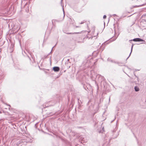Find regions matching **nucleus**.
<instances>
[{"mask_svg": "<svg viewBox=\"0 0 146 146\" xmlns=\"http://www.w3.org/2000/svg\"><path fill=\"white\" fill-rule=\"evenodd\" d=\"M56 103L57 101H56L54 100H52L48 101L45 104L44 106V105H43L44 108H45L50 106H53Z\"/></svg>", "mask_w": 146, "mask_h": 146, "instance_id": "1", "label": "nucleus"}, {"mask_svg": "<svg viewBox=\"0 0 146 146\" xmlns=\"http://www.w3.org/2000/svg\"><path fill=\"white\" fill-rule=\"evenodd\" d=\"M53 70L54 72H57L60 70V68L58 67L55 66L53 67Z\"/></svg>", "mask_w": 146, "mask_h": 146, "instance_id": "2", "label": "nucleus"}, {"mask_svg": "<svg viewBox=\"0 0 146 146\" xmlns=\"http://www.w3.org/2000/svg\"><path fill=\"white\" fill-rule=\"evenodd\" d=\"M108 61H109L110 62L114 63H117V64H119V63L115 61H114V60H113L111 58H108Z\"/></svg>", "mask_w": 146, "mask_h": 146, "instance_id": "3", "label": "nucleus"}, {"mask_svg": "<svg viewBox=\"0 0 146 146\" xmlns=\"http://www.w3.org/2000/svg\"><path fill=\"white\" fill-rule=\"evenodd\" d=\"M134 89L136 92H138L139 91V88L137 86H135L134 87Z\"/></svg>", "mask_w": 146, "mask_h": 146, "instance_id": "4", "label": "nucleus"}, {"mask_svg": "<svg viewBox=\"0 0 146 146\" xmlns=\"http://www.w3.org/2000/svg\"><path fill=\"white\" fill-rule=\"evenodd\" d=\"M133 44L132 45V46H131V52L129 54V56H128V57L127 58V59L130 56V55L131 53V52H132V49H133Z\"/></svg>", "mask_w": 146, "mask_h": 146, "instance_id": "5", "label": "nucleus"}, {"mask_svg": "<svg viewBox=\"0 0 146 146\" xmlns=\"http://www.w3.org/2000/svg\"><path fill=\"white\" fill-rule=\"evenodd\" d=\"M137 41L140 42L143 41V40L141 38H137Z\"/></svg>", "mask_w": 146, "mask_h": 146, "instance_id": "6", "label": "nucleus"}, {"mask_svg": "<svg viewBox=\"0 0 146 146\" xmlns=\"http://www.w3.org/2000/svg\"><path fill=\"white\" fill-rule=\"evenodd\" d=\"M63 0H61V2H60V4H61V6L62 7V9H63V11H64V9H63V7H64V5H62V1H63Z\"/></svg>", "mask_w": 146, "mask_h": 146, "instance_id": "7", "label": "nucleus"}, {"mask_svg": "<svg viewBox=\"0 0 146 146\" xmlns=\"http://www.w3.org/2000/svg\"><path fill=\"white\" fill-rule=\"evenodd\" d=\"M67 33V34H77V33Z\"/></svg>", "mask_w": 146, "mask_h": 146, "instance_id": "8", "label": "nucleus"}, {"mask_svg": "<svg viewBox=\"0 0 146 146\" xmlns=\"http://www.w3.org/2000/svg\"><path fill=\"white\" fill-rule=\"evenodd\" d=\"M142 1L141 0H137V2L138 3H141V2Z\"/></svg>", "mask_w": 146, "mask_h": 146, "instance_id": "9", "label": "nucleus"}, {"mask_svg": "<svg viewBox=\"0 0 146 146\" xmlns=\"http://www.w3.org/2000/svg\"><path fill=\"white\" fill-rule=\"evenodd\" d=\"M133 40V41H135V42H137V38H134L133 40Z\"/></svg>", "mask_w": 146, "mask_h": 146, "instance_id": "10", "label": "nucleus"}, {"mask_svg": "<svg viewBox=\"0 0 146 146\" xmlns=\"http://www.w3.org/2000/svg\"><path fill=\"white\" fill-rule=\"evenodd\" d=\"M54 114V113H49V114L48 115H49V116H51L52 115H53V114Z\"/></svg>", "mask_w": 146, "mask_h": 146, "instance_id": "11", "label": "nucleus"}, {"mask_svg": "<svg viewBox=\"0 0 146 146\" xmlns=\"http://www.w3.org/2000/svg\"><path fill=\"white\" fill-rule=\"evenodd\" d=\"M146 4V0H145V2L144 3H143V4H141V5H140V6H143V5H145Z\"/></svg>", "mask_w": 146, "mask_h": 146, "instance_id": "12", "label": "nucleus"}, {"mask_svg": "<svg viewBox=\"0 0 146 146\" xmlns=\"http://www.w3.org/2000/svg\"><path fill=\"white\" fill-rule=\"evenodd\" d=\"M86 22V21H84L83 22H82L80 23V24H83V23H85V22Z\"/></svg>", "mask_w": 146, "mask_h": 146, "instance_id": "13", "label": "nucleus"}, {"mask_svg": "<svg viewBox=\"0 0 146 146\" xmlns=\"http://www.w3.org/2000/svg\"><path fill=\"white\" fill-rule=\"evenodd\" d=\"M54 47V46L52 48V50H51V51L49 53H48V55H49V54H50L51 53L52 51V49H53V48Z\"/></svg>", "mask_w": 146, "mask_h": 146, "instance_id": "14", "label": "nucleus"}, {"mask_svg": "<svg viewBox=\"0 0 146 146\" xmlns=\"http://www.w3.org/2000/svg\"><path fill=\"white\" fill-rule=\"evenodd\" d=\"M106 15H104L103 16V18L104 19H106Z\"/></svg>", "mask_w": 146, "mask_h": 146, "instance_id": "15", "label": "nucleus"}, {"mask_svg": "<svg viewBox=\"0 0 146 146\" xmlns=\"http://www.w3.org/2000/svg\"><path fill=\"white\" fill-rule=\"evenodd\" d=\"M48 55H47V56H44V58H47V56H48Z\"/></svg>", "mask_w": 146, "mask_h": 146, "instance_id": "16", "label": "nucleus"}, {"mask_svg": "<svg viewBox=\"0 0 146 146\" xmlns=\"http://www.w3.org/2000/svg\"><path fill=\"white\" fill-rule=\"evenodd\" d=\"M79 27H79V26H76V28Z\"/></svg>", "mask_w": 146, "mask_h": 146, "instance_id": "17", "label": "nucleus"}, {"mask_svg": "<svg viewBox=\"0 0 146 146\" xmlns=\"http://www.w3.org/2000/svg\"><path fill=\"white\" fill-rule=\"evenodd\" d=\"M26 11H27V12H28V11H28V10H26Z\"/></svg>", "mask_w": 146, "mask_h": 146, "instance_id": "18", "label": "nucleus"}, {"mask_svg": "<svg viewBox=\"0 0 146 146\" xmlns=\"http://www.w3.org/2000/svg\"><path fill=\"white\" fill-rule=\"evenodd\" d=\"M51 56H50V60H51ZM51 61V60H50V61Z\"/></svg>", "mask_w": 146, "mask_h": 146, "instance_id": "19", "label": "nucleus"}, {"mask_svg": "<svg viewBox=\"0 0 146 146\" xmlns=\"http://www.w3.org/2000/svg\"><path fill=\"white\" fill-rule=\"evenodd\" d=\"M113 15L114 16H115L116 15L115 14H114V15Z\"/></svg>", "mask_w": 146, "mask_h": 146, "instance_id": "20", "label": "nucleus"}, {"mask_svg": "<svg viewBox=\"0 0 146 146\" xmlns=\"http://www.w3.org/2000/svg\"><path fill=\"white\" fill-rule=\"evenodd\" d=\"M10 107V105H8Z\"/></svg>", "mask_w": 146, "mask_h": 146, "instance_id": "21", "label": "nucleus"}, {"mask_svg": "<svg viewBox=\"0 0 146 146\" xmlns=\"http://www.w3.org/2000/svg\"><path fill=\"white\" fill-rule=\"evenodd\" d=\"M78 103H80V102H79V99H78Z\"/></svg>", "mask_w": 146, "mask_h": 146, "instance_id": "22", "label": "nucleus"}, {"mask_svg": "<svg viewBox=\"0 0 146 146\" xmlns=\"http://www.w3.org/2000/svg\"><path fill=\"white\" fill-rule=\"evenodd\" d=\"M145 22L146 23V20H145Z\"/></svg>", "mask_w": 146, "mask_h": 146, "instance_id": "23", "label": "nucleus"}, {"mask_svg": "<svg viewBox=\"0 0 146 146\" xmlns=\"http://www.w3.org/2000/svg\"><path fill=\"white\" fill-rule=\"evenodd\" d=\"M110 100V98L109 99V101Z\"/></svg>", "mask_w": 146, "mask_h": 146, "instance_id": "24", "label": "nucleus"}, {"mask_svg": "<svg viewBox=\"0 0 146 146\" xmlns=\"http://www.w3.org/2000/svg\"><path fill=\"white\" fill-rule=\"evenodd\" d=\"M69 59H68V61H69Z\"/></svg>", "mask_w": 146, "mask_h": 146, "instance_id": "25", "label": "nucleus"}, {"mask_svg": "<svg viewBox=\"0 0 146 146\" xmlns=\"http://www.w3.org/2000/svg\"><path fill=\"white\" fill-rule=\"evenodd\" d=\"M99 132L100 133L101 132H100V131H99Z\"/></svg>", "mask_w": 146, "mask_h": 146, "instance_id": "26", "label": "nucleus"}, {"mask_svg": "<svg viewBox=\"0 0 146 146\" xmlns=\"http://www.w3.org/2000/svg\"><path fill=\"white\" fill-rule=\"evenodd\" d=\"M113 121H111V122H113Z\"/></svg>", "mask_w": 146, "mask_h": 146, "instance_id": "27", "label": "nucleus"}]
</instances>
